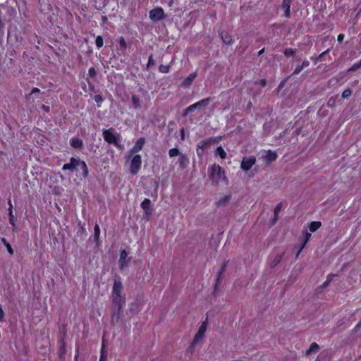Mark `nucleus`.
I'll use <instances>...</instances> for the list:
<instances>
[{
  "label": "nucleus",
  "mask_w": 361,
  "mask_h": 361,
  "mask_svg": "<svg viewBox=\"0 0 361 361\" xmlns=\"http://www.w3.org/2000/svg\"><path fill=\"white\" fill-rule=\"evenodd\" d=\"M209 178L213 183H218L221 180H227L225 170L219 165L214 164L209 167Z\"/></svg>",
  "instance_id": "1"
},
{
  "label": "nucleus",
  "mask_w": 361,
  "mask_h": 361,
  "mask_svg": "<svg viewBox=\"0 0 361 361\" xmlns=\"http://www.w3.org/2000/svg\"><path fill=\"white\" fill-rule=\"evenodd\" d=\"M104 140L109 145H114L116 147H120L118 143L119 134L116 133L115 129L111 128L109 129H104L102 131Z\"/></svg>",
  "instance_id": "2"
},
{
  "label": "nucleus",
  "mask_w": 361,
  "mask_h": 361,
  "mask_svg": "<svg viewBox=\"0 0 361 361\" xmlns=\"http://www.w3.org/2000/svg\"><path fill=\"white\" fill-rule=\"evenodd\" d=\"M216 142V138L214 137H212L203 140H200L197 145V155L199 159H202L204 155V149H207L210 147L212 144H214Z\"/></svg>",
  "instance_id": "3"
},
{
  "label": "nucleus",
  "mask_w": 361,
  "mask_h": 361,
  "mask_svg": "<svg viewBox=\"0 0 361 361\" xmlns=\"http://www.w3.org/2000/svg\"><path fill=\"white\" fill-rule=\"evenodd\" d=\"M131 157L129 170L132 175H137L142 167V157L140 154H135Z\"/></svg>",
  "instance_id": "4"
},
{
  "label": "nucleus",
  "mask_w": 361,
  "mask_h": 361,
  "mask_svg": "<svg viewBox=\"0 0 361 361\" xmlns=\"http://www.w3.org/2000/svg\"><path fill=\"white\" fill-rule=\"evenodd\" d=\"M128 253L126 250H122L120 252L118 259V267L121 271L128 268L131 263V257H128Z\"/></svg>",
  "instance_id": "5"
},
{
  "label": "nucleus",
  "mask_w": 361,
  "mask_h": 361,
  "mask_svg": "<svg viewBox=\"0 0 361 361\" xmlns=\"http://www.w3.org/2000/svg\"><path fill=\"white\" fill-rule=\"evenodd\" d=\"M145 142L146 140L144 137L138 138L133 147L130 149L128 159H129L133 155L138 154L137 153L142 149Z\"/></svg>",
  "instance_id": "6"
},
{
  "label": "nucleus",
  "mask_w": 361,
  "mask_h": 361,
  "mask_svg": "<svg viewBox=\"0 0 361 361\" xmlns=\"http://www.w3.org/2000/svg\"><path fill=\"white\" fill-rule=\"evenodd\" d=\"M149 18L152 21H159L165 18V13L161 7H156L149 11Z\"/></svg>",
  "instance_id": "7"
},
{
  "label": "nucleus",
  "mask_w": 361,
  "mask_h": 361,
  "mask_svg": "<svg viewBox=\"0 0 361 361\" xmlns=\"http://www.w3.org/2000/svg\"><path fill=\"white\" fill-rule=\"evenodd\" d=\"M126 302V298L123 296L112 295V303L114 308H116L118 317L122 312L123 305Z\"/></svg>",
  "instance_id": "8"
},
{
  "label": "nucleus",
  "mask_w": 361,
  "mask_h": 361,
  "mask_svg": "<svg viewBox=\"0 0 361 361\" xmlns=\"http://www.w3.org/2000/svg\"><path fill=\"white\" fill-rule=\"evenodd\" d=\"M256 158L254 156L244 157L240 164V168L244 171H248L255 164Z\"/></svg>",
  "instance_id": "9"
},
{
  "label": "nucleus",
  "mask_w": 361,
  "mask_h": 361,
  "mask_svg": "<svg viewBox=\"0 0 361 361\" xmlns=\"http://www.w3.org/2000/svg\"><path fill=\"white\" fill-rule=\"evenodd\" d=\"M206 330L204 327H200L198 329V331L195 334L190 345L188 348V350L192 351L195 346L198 343L199 341L203 339Z\"/></svg>",
  "instance_id": "10"
},
{
  "label": "nucleus",
  "mask_w": 361,
  "mask_h": 361,
  "mask_svg": "<svg viewBox=\"0 0 361 361\" xmlns=\"http://www.w3.org/2000/svg\"><path fill=\"white\" fill-rule=\"evenodd\" d=\"M80 165V159H76L75 157H71L70 159V162L68 164H65L63 167V171H70L71 172H75L77 171V167Z\"/></svg>",
  "instance_id": "11"
},
{
  "label": "nucleus",
  "mask_w": 361,
  "mask_h": 361,
  "mask_svg": "<svg viewBox=\"0 0 361 361\" xmlns=\"http://www.w3.org/2000/svg\"><path fill=\"white\" fill-rule=\"evenodd\" d=\"M209 101H210V98H205L192 105H190L185 109L184 115H187L188 113L194 111L196 109L206 106Z\"/></svg>",
  "instance_id": "12"
},
{
  "label": "nucleus",
  "mask_w": 361,
  "mask_h": 361,
  "mask_svg": "<svg viewBox=\"0 0 361 361\" xmlns=\"http://www.w3.org/2000/svg\"><path fill=\"white\" fill-rule=\"evenodd\" d=\"M123 290V284L121 281V279H115L113 289H112V295L122 296L121 293Z\"/></svg>",
  "instance_id": "13"
},
{
  "label": "nucleus",
  "mask_w": 361,
  "mask_h": 361,
  "mask_svg": "<svg viewBox=\"0 0 361 361\" xmlns=\"http://www.w3.org/2000/svg\"><path fill=\"white\" fill-rule=\"evenodd\" d=\"M262 157L267 164H271L276 160L278 155L274 151L269 149Z\"/></svg>",
  "instance_id": "14"
},
{
  "label": "nucleus",
  "mask_w": 361,
  "mask_h": 361,
  "mask_svg": "<svg viewBox=\"0 0 361 361\" xmlns=\"http://www.w3.org/2000/svg\"><path fill=\"white\" fill-rule=\"evenodd\" d=\"M293 0H283L282 8L283 9L284 17L289 18L290 17V6Z\"/></svg>",
  "instance_id": "15"
},
{
  "label": "nucleus",
  "mask_w": 361,
  "mask_h": 361,
  "mask_svg": "<svg viewBox=\"0 0 361 361\" xmlns=\"http://www.w3.org/2000/svg\"><path fill=\"white\" fill-rule=\"evenodd\" d=\"M142 209L145 211V215L152 214V209L151 208V201L149 199L145 198L140 204Z\"/></svg>",
  "instance_id": "16"
},
{
  "label": "nucleus",
  "mask_w": 361,
  "mask_h": 361,
  "mask_svg": "<svg viewBox=\"0 0 361 361\" xmlns=\"http://www.w3.org/2000/svg\"><path fill=\"white\" fill-rule=\"evenodd\" d=\"M178 164L180 169H184L188 167L190 160L186 154H180L178 157Z\"/></svg>",
  "instance_id": "17"
},
{
  "label": "nucleus",
  "mask_w": 361,
  "mask_h": 361,
  "mask_svg": "<svg viewBox=\"0 0 361 361\" xmlns=\"http://www.w3.org/2000/svg\"><path fill=\"white\" fill-rule=\"evenodd\" d=\"M226 263L224 262L221 268L219 269V271H218V274H217V277H216V283H215V286H214V290H216L218 286H219L220 284V282H221V276L224 274L226 269Z\"/></svg>",
  "instance_id": "18"
},
{
  "label": "nucleus",
  "mask_w": 361,
  "mask_h": 361,
  "mask_svg": "<svg viewBox=\"0 0 361 361\" xmlns=\"http://www.w3.org/2000/svg\"><path fill=\"white\" fill-rule=\"evenodd\" d=\"M220 36L224 44L228 45L233 43V37L228 32L224 30L221 31L220 32Z\"/></svg>",
  "instance_id": "19"
},
{
  "label": "nucleus",
  "mask_w": 361,
  "mask_h": 361,
  "mask_svg": "<svg viewBox=\"0 0 361 361\" xmlns=\"http://www.w3.org/2000/svg\"><path fill=\"white\" fill-rule=\"evenodd\" d=\"M70 144H71V147H73V148L79 149L82 147L83 142H82V139H80L79 137H74L71 139Z\"/></svg>",
  "instance_id": "20"
},
{
  "label": "nucleus",
  "mask_w": 361,
  "mask_h": 361,
  "mask_svg": "<svg viewBox=\"0 0 361 361\" xmlns=\"http://www.w3.org/2000/svg\"><path fill=\"white\" fill-rule=\"evenodd\" d=\"M311 233H308V232H306L305 234V237H304V240L296 255V258L298 257L300 252L303 250V248L305 247L307 243L310 240V238H311Z\"/></svg>",
  "instance_id": "21"
},
{
  "label": "nucleus",
  "mask_w": 361,
  "mask_h": 361,
  "mask_svg": "<svg viewBox=\"0 0 361 361\" xmlns=\"http://www.w3.org/2000/svg\"><path fill=\"white\" fill-rule=\"evenodd\" d=\"M322 226L321 221H314L310 223L308 228L310 232H315L317 231L320 227Z\"/></svg>",
  "instance_id": "22"
},
{
  "label": "nucleus",
  "mask_w": 361,
  "mask_h": 361,
  "mask_svg": "<svg viewBox=\"0 0 361 361\" xmlns=\"http://www.w3.org/2000/svg\"><path fill=\"white\" fill-rule=\"evenodd\" d=\"M131 100H132L133 109H140L141 108L140 99V97L138 95L133 94Z\"/></svg>",
  "instance_id": "23"
},
{
  "label": "nucleus",
  "mask_w": 361,
  "mask_h": 361,
  "mask_svg": "<svg viewBox=\"0 0 361 361\" xmlns=\"http://www.w3.org/2000/svg\"><path fill=\"white\" fill-rule=\"evenodd\" d=\"M197 78L196 73H190L183 81V84L186 86L190 85L195 79Z\"/></svg>",
  "instance_id": "24"
},
{
  "label": "nucleus",
  "mask_w": 361,
  "mask_h": 361,
  "mask_svg": "<svg viewBox=\"0 0 361 361\" xmlns=\"http://www.w3.org/2000/svg\"><path fill=\"white\" fill-rule=\"evenodd\" d=\"M283 252L281 253V254H279V255H277L270 262V267L271 268H274L275 267H276L279 262L281 261L282 258H283Z\"/></svg>",
  "instance_id": "25"
},
{
  "label": "nucleus",
  "mask_w": 361,
  "mask_h": 361,
  "mask_svg": "<svg viewBox=\"0 0 361 361\" xmlns=\"http://www.w3.org/2000/svg\"><path fill=\"white\" fill-rule=\"evenodd\" d=\"M79 166L81 167L82 171V176L84 178H87L89 175V170L85 161L80 159Z\"/></svg>",
  "instance_id": "26"
},
{
  "label": "nucleus",
  "mask_w": 361,
  "mask_h": 361,
  "mask_svg": "<svg viewBox=\"0 0 361 361\" xmlns=\"http://www.w3.org/2000/svg\"><path fill=\"white\" fill-rule=\"evenodd\" d=\"M215 155L219 156L221 159H226L227 154L221 146H219L215 150Z\"/></svg>",
  "instance_id": "27"
},
{
  "label": "nucleus",
  "mask_w": 361,
  "mask_h": 361,
  "mask_svg": "<svg viewBox=\"0 0 361 361\" xmlns=\"http://www.w3.org/2000/svg\"><path fill=\"white\" fill-rule=\"evenodd\" d=\"M66 353V343H65L64 340L62 339L61 340V343L60 347H59V357L61 359L63 358Z\"/></svg>",
  "instance_id": "28"
},
{
  "label": "nucleus",
  "mask_w": 361,
  "mask_h": 361,
  "mask_svg": "<svg viewBox=\"0 0 361 361\" xmlns=\"http://www.w3.org/2000/svg\"><path fill=\"white\" fill-rule=\"evenodd\" d=\"M319 349V346L317 343H312L309 349L307 350L305 354L309 355L314 351H317Z\"/></svg>",
  "instance_id": "29"
},
{
  "label": "nucleus",
  "mask_w": 361,
  "mask_h": 361,
  "mask_svg": "<svg viewBox=\"0 0 361 361\" xmlns=\"http://www.w3.org/2000/svg\"><path fill=\"white\" fill-rule=\"evenodd\" d=\"M107 360V352L105 350L104 343L102 342L101 352H100V357L99 361H106Z\"/></svg>",
  "instance_id": "30"
},
{
  "label": "nucleus",
  "mask_w": 361,
  "mask_h": 361,
  "mask_svg": "<svg viewBox=\"0 0 361 361\" xmlns=\"http://www.w3.org/2000/svg\"><path fill=\"white\" fill-rule=\"evenodd\" d=\"M231 199V195H225L223 197H221L219 201L217 202L216 204L217 206H221L224 205L226 203H227Z\"/></svg>",
  "instance_id": "31"
},
{
  "label": "nucleus",
  "mask_w": 361,
  "mask_h": 361,
  "mask_svg": "<svg viewBox=\"0 0 361 361\" xmlns=\"http://www.w3.org/2000/svg\"><path fill=\"white\" fill-rule=\"evenodd\" d=\"M99 235H100V228H99V226L97 224H96L94 226V238L95 241H97L99 240Z\"/></svg>",
  "instance_id": "32"
},
{
  "label": "nucleus",
  "mask_w": 361,
  "mask_h": 361,
  "mask_svg": "<svg viewBox=\"0 0 361 361\" xmlns=\"http://www.w3.org/2000/svg\"><path fill=\"white\" fill-rule=\"evenodd\" d=\"M120 48L122 50H126L127 48V43L123 37H120L118 39Z\"/></svg>",
  "instance_id": "33"
},
{
  "label": "nucleus",
  "mask_w": 361,
  "mask_h": 361,
  "mask_svg": "<svg viewBox=\"0 0 361 361\" xmlns=\"http://www.w3.org/2000/svg\"><path fill=\"white\" fill-rule=\"evenodd\" d=\"M171 66L169 65L161 64L159 66V71L162 73H167L170 71Z\"/></svg>",
  "instance_id": "34"
},
{
  "label": "nucleus",
  "mask_w": 361,
  "mask_h": 361,
  "mask_svg": "<svg viewBox=\"0 0 361 361\" xmlns=\"http://www.w3.org/2000/svg\"><path fill=\"white\" fill-rule=\"evenodd\" d=\"M180 152H179V149L176 147H174V148H172V149H170L169 151V155L170 157H176L178 155L180 156Z\"/></svg>",
  "instance_id": "35"
},
{
  "label": "nucleus",
  "mask_w": 361,
  "mask_h": 361,
  "mask_svg": "<svg viewBox=\"0 0 361 361\" xmlns=\"http://www.w3.org/2000/svg\"><path fill=\"white\" fill-rule=\"evenodd\" d=\"M282 208V202L279 203L274 208V221H276L278 219V214L280 212V210Z\"/></svg>",
  "instance_id": "36"
},
{
  "label": "nucleus",
  "mask_w": 361,
  "mask_h": 361,
  "mask_svg": "<svg viewBox=\"0 0 361 361\" xmlns=\"http://www.w3.org/2000/svg\"><path fill=\"white\" fill-rule=\"evenodd\" d=\"M336 276V274H329L327 277H326V280L322 284V286L323 287H326L329 285V283L331 282V281L333 280L334 277Z\"/></svg>",
  "instance_id": "37"
},
{
  "label": "nucleus",
  "mask_w": 361,
  "mask_h": 361,
  "mask_svg": "<svg viewBox=\"0 0 361 361\" xmlns=\"http://www.w3.org/2000/svg\"><path fill=\"white\" fill-rule=\"evenodd\" d=\"M95 44L98 49H100L101 47H102L104 45L103 37L100 35L97 36L96 37Z\"/></svg>",
  "instance_id": "38"
},
{
  "label": "nucleus",
  "mask_w": 361,
  "mask_h": 361,
  "mask_svg": "<svg viewBox=\"0 0 361 361\" xmlns=\"http://www.w3.org/2000/svg\"><path fill=\"white\" fill-rule=\"evenodd\" d=\"M283 54L285 56L289 57L290 56H294L295 54V50L292 48H286L285 49Z\"/></svg>",
  "instance_id": "39"
},
{
  "label": "nucleus",
  "mask_w": 361,
  "mask_h": 361,
  "mask_svg": "<svg viewBox=\"0 0 361 361\" xmlns=\"http://www.w3.org/2000/svg\"><path fill=\"white\" fill-rule=\"evenodd\" d=\"M94 100L97 104V106L100 107L101 106V104L103 102L102 96L101 94H96L94 97Z\"/></svg>",
  "instance_id": "40"
},
{
  "label": "nucleus",
  "mask_w": 361,
  "mask_h": 361,
  "mask_svg": "<svg viewBox=\"0 0 361 361\" xmlns=\"http://www.w3.org/2000/svg\"><path fill=\"white\" fill-rule=\"evenodd\" d=\"M8 217H9V223L11 224V225H12L13 226H16L17 219H16V217L15 216V215L13 214H9Z\"/></svg>",
  "instance_id": "41"
},
{
  "label": "nucleus",
  "mask_w": 361,
  "mask_h": 361,
  "mask_svg": "<svg viewBox=\"0 0 361 361\" xmlns=\"http://www.w3.org/2000/svg\"><path fill=\"white\" fill-rule=\"evenodd\" d=\"M329 49H326V51L321 53L317 57L316 60L317 62L322 61L324 59V56L329 53Z\"/></svg>",
  "instance_id": "42"
},
{
  "label": "nucleus",
  "mask_w": 361,
  "mask_h": 361,
  "mask_svg": "<svg viewBox=\"0 0 361 361\" xmlns=\"http://www.w3.org/2000/svg\"><path fill=\"white\" fill-rule=\"evenodd\" d=\"M352 94V91L350 89L348 88V89H345L343 90V92H342V97L343 99H347L348 97H350Z\"/></svg>",
  "instance_id": "43"
},
{
  "label": "nucleus",
  "mask_w": 361,
  "mask_h": 361,
  "mask_svg": "<svg viewBox=\"0 0 361 361\" xmlns=\"http://www.w3.org/2000/svg\"><path fill=\"white\" fill-rule=\"evenodd\" d=\"M88 76L92 78H95L97 77V72L94 67H90L88 70Z\"/></svg>",
  "instance_id": "44"
},
{
  "label": "nucleus",
  "mask_w": 361,
  "mask_h": 361,
  "mask_svg": "<svg viewBox=\"0 0 361 361\" xmlns=\"http://www.w3.org/2000/svg\"><path fill=\"white\" fill-rule=\"evenodd\" d=\"M361 67V60L357 63H355L349 69L348 71H355Z\"/></svg>",
  "instance_id": "45"
},
{
  "label": "nucleus",
  "mask_w": 361,
  "mask_h": 361,
  "mask_svg": "<svg viewBox=\"0 0 361 361\" xmlns=\"http://www.w3.org/2000/svg\"><path fill=\"white\" fill-rule=\"evenodd\" d=\"M154 61L153 59V55L151 54L148 58V61L147 64V69H149L151 66H154Z\"/></svg>",
  "instance_id": "46"
},
{
  "label": "nucleus",
  "mask_w": 361,
  "mask_h": 361,
  "mask_svg": "<svg viewBox=\"0 0 361 361\" xmlns=\"http://www.w3.org/2000/svg\"><path fill=\"white\" fill-rule=\"evenodd\" d=\"M303 68H303V67H302V65H301V64L298 65V66L295 67V70H294V71H293V74H294V75H298V74H299V73L302 71V70Z\"/></svg>",
  "instance_id": "47"
},
{
  "label": "nucleus",
  "mask_w": 361,
  "mask_h": 361,
  "mask_svg": "<svg viewBox=\"0 0 361 361\" xmlns=\"http://www.w3.org/2000/svg\"><path fill=\"white\" fill-rule=\"evenodd\" d=\"M40 92V90L37 87H34L32 88V90H31V92L26 96V98L27 99H30V96L33 94H36V93H39Z\"/></svg>",
  "instance_id": "48"
},
{
  "label": "nucleus",
  "mask_w": 361,
  "mask_h": 361,
  "mask_svg": "<svg viewBox=\"0 0 361 361\" xmlns=\"http://www.w3.org/2000/svg\"><path fill=\"white\" fill-rule=\"evenodd\" d=\"M335 99H334V97H331L327 102V106L329 107H333L335 104Z\"/></svg>",
  "instance_id": "49"
},
{
  "label": "nucleus",
  "mask_w": 361,
  "mask_h": 361,
  "mask_svg": "<svg viewBox=\"0 0 361 361\" xmlns=\"http://www.w3.org/2000/svg\"><path fill=\"white\" fill-rule=\"evenodd\" d=\"M6 247L9 254H11V255L13 254L14 251H13V249L12 248L11 245H10V243H6Z\"/></svg>",
  "instance_id": "50"
},
{
  "label": "nucleus",
  "mask_w": 361,
  "mask_h": 361,
  "mask_svg": "<svg viewBox=\"0 0 361 361\" xmlns=\"http://www.w3.org/2000/svg\"><path fill=\"white\" fill-rule=\"evenodd\" d=\"M8 214H13V204H12V202H11V200H8Z\"/></svg>",
  "instance_id": "51"
},
{
  "label": "nucleus",
  "mask_w": 361,
  "mask_h": 361,
  "mask_svg": "<svg viewBox=\"0 0 361 361\" xmlns=\"http://www.w3.org/2000/svg\"><path fill=\"white\" fill-rule=\"evenodd\" d=\"M5 317L4 311L3 310L1 306L0 305V322L3 321Z\"/></svg>",
  "instance_id": "52"
},
{
  "label": "nucleus",
  "mask_w": 361,
  "mask_h": 361,
  "mask_svg": "<svg viewBox=\"0 0 361 361\" xmlns=\"http://www.w3.org/2000/svg\"><path fill=\"white\" fill-rule=\"evenodd\" d=\"M41 108L43 111H44L47 113H49L50 111V107L49 106L42 104Z\"/></svg>",
  "instance_id": "53"
},
{
  "label": "nucleus",
  "mask_w": 361,
  "mask_h": 361,
  "mask_svg": "<svg viewBox=\"0 0 361 361\" xmlns=\"http://www.w3.org/2000/svg\"><path fill=\"white\" fill-rule=\"evenodd\" d=\"M344 37H345L344 34H343V33L339 34L337 37L338 42H342L343 41Z\"/></svg>",
  "instance_id": "54"
},
{
  "label": "nucleus",
  "mask_w": 361,
  "mask_h": 361,
  "mask_svg": "<svg viewBox=\"0 0 361 361\" xmlns=\"http://www.w3.org/2000/svg\"><path fill=\"white\" fill-rule=\"evenodd\" d=\"M86 80L87 82V84H88V86L90 87V90H94V85L90 81L89 78H86Z\"/></svg>",
  "instance_id": "55"
},
{
  "label": "nucleus",
  "mask_w": 361,
  "mask_h": 361,
  "mask_svg": "<svg viewBox=\"0 0 361 361\" xmlns=\"http://www.w3.org/2000/svg\"><path fill=\"white\" fill-rule=\"evenodd\" d=\"M302 67L305 68L310 66V61L307 59L304 60L301 63Z\"/></svg>",
  "instance_id": "56"
},
{
  "label": "nucleus",
  "mask_w": 361,
  "mask_h": 361,
  "mask_svg": "<svg viewBox=\"0 0 361 361\" xmlns=\"http://www.w3.org/2000/svg\"><path fill=\"white\" fill-rule=\"evenodd\" d=\"M259 85L262 86V87H265L266 85H267V80L266 79H261L259 80Z\"/></svg>",
  "instance_id": "57"
},
{
  "label": "nucleus",
  "mask_w": 361,
  "mask_h": 361,
  "mask_svg": "<svg viewBox=\"0 0 361 361\" xmlns=\"http://www.w3.org/2000/svg\"><path fill=\"white\" fill-rule=\"evenodd\" d=\"M75 351L76 352H75V355L74 356V360H75V361H77L78 359V357H79V348H77Z\"/></svg>",
  "instance_id": "58"
},
{
  "label": "nucleus",
  "mask_w": 361,
  "mask_h": 361,
  "mask_svg": "<svg viewBox=\"0 0 361 361\" xmlns=\"http://www.w3.org/2000/svg\"><path fill=\"white\" fill-rule=\"evenodd\" d=\"M207 319H206L205 321L202 322L200 327H204V329H207Z\"/></svg>",
  "instance_id": "59"
},
{
  "label": "nucleus",
  "mask_w": 361,
  "mask_h": 361,
  "mask_svg": "<svg viewBox=\"0 0 361 361\" xmlns=\"http://www.w3.org/2000/svg\"><path fill=\"white\" fill-rule=\"evenodd\" d=\"M180 135H181V140H185V133H184V129L182 128L181 129V131H180Z\"/></svg>",
  "instance_id": "60"
},
{
  "label": "nucleus",
  "mask_w": 361,
  "mask_h": 361,
  "mask_svg": "<svg viewBox=\"0 0 361 361\" xmlns=\"http://www.w3.org/2000/svg\"><path fill=\"white\" fill-rule=\"evenodd\" d=\"M264 50H265V49H264V48H263V49H260V50L258 51L257 55H258V56H261L262 54H264Z\"/></svg>",
  "instance_id": "61"
},
{
  "label": "nucleus",
  "mask_w": 361,
  "mask_h": 361,
  "mask_svg": "<svg viewBox=\"0 0 361 361\" xmlns=\"http://www.w3.org/2000/svg\"><path fill=\"white\" fill-rule=\"evenodd\" d=\"M1 242L3 243V244H4L5 246H6V243H9L6 240V239L5 238H1Z\"/></svg>",
  "instance_id": "62"
},
{
  "label": "nucleus",
  "mask_w": 361,
  "mask_h": 361,
  "mask_svg": "<svg viewBox=\"0 0 361 361\" xmlns=\"http://www.w3.org/2000/svg\"><path fill=\"white\" fill-rule=\"evenodd\" d=\"M4 25L3 21H2V20H1V19L0 18V30H1V28H3V27H4Z\"/></svg>",
  "instance_id": "63"
},
{
  "label": "nucleus",
  "mask_w": 361,
  "mask_h": 361,
  "mask_svg": "<svg viewBox=\"0 0 361 361\" xmlns=\"http://www.w3.org/2000/svg\"><path fill=\"white\" fill-rule=\"evenodd\" d=\"M283 85V82H281L280 83V85H279V87H280V88H281V87H282Z\"/></svg>",
  "instance_id": "64"
}]
</instances>
